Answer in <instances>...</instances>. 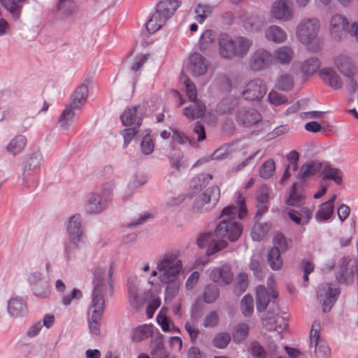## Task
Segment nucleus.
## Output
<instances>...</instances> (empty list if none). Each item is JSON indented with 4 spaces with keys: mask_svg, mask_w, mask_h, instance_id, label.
<instances>
[{
    "mask_svg": "<svg viewBox=\"0 0 358 358\" xmlns=\"http://www.w3.org/2000/svg\"><path fill=\"white\" fill-rule=\"evenodd\" d=\"M237 206H229L223 208L220 215L221 221L217 224L214 235L218 238H226L230 241H236L242 234V227L236 222V218L243 219L247 215L245 198L238 194Z\"/></svg>",
    "mask_w": 358,
    "mask_h": 358,
    "instance_id": "obj_1",
    "label": "nucleus"
},
{
    "mask_svg": "<svg viewBox=\"0 0 358 358\" xmlns=\"http://www.w3.org/2000/svg\"><path fill=\"white\" fill-rule=\"evenodd\" d=\"M93 279L94 288L91 296V303L88 312L103 315L105 308V294L107 285H110L113 275L112 264H103L96 266Z\"/></svg>",
    "mask_w": 358,
    "mask_h": 358,
    "instance_id": "obj_2",
    "label": "nucleus"
},
{
    "mask_svg": "<svg viewBox=\"0 0 358 358\" xmlns=\"http://www.w3.org/2000/svg\"><path fill=\"white\" fill-rule=\"evenodd\" d=\"M320 22L315 17L303 18L296 27V37L303 45H307L312 52H319L322 48V40L318 37Z\"/></svg>",
    "mask_w": 358,
    "mask_h": 358,
    "instance_id": "obj_3",
    "label": "nucleus"
},
{
    "mask_svg": "<svg viewBox=\"0 0 358 358\" xmlns=\"http://www.w3.org/2000/svg\"><path fill=\"white\" fill-rule=\"evenodd\" d=\"M218 45L222 57L230 58L232 55L243 57L248 52L252 41L244 36H236L233 39L227 34H220Z\"/></svg>",
    "mask_w": 358,
    "mask_h": 358,
    "instance_id": "obj_4",
    "label": "nucleus"
},
{
    "mask_svg": "<svg viewBox=\"0 0 358 358\" xmlns=\"http://www.w3.org/2000/svg\"><path fill=\"white\" fill-rule=\"evenodd\" d=\"M180 6L178 0H162L156 6V10L146 24L150 33H155L162 28Z\"/></svg>",
    "mask_w": 358,
    "mask_h": 358,
    "instance_id": "obj_5",
    "label": "nucleus"
},
{
    "mask_svg": "<svg viewBox=\"0 0 358 358\" xmlns=\"http://www.w3.org/2000/svg\"><path fill=\"white\" fill-rule=\"evenodd\" d=\"M159 278L178 275L182 269V262L178 252H168L161 255L157 262Z\"/></svg>",
    "mask_w": 358,
    "mask_h": 358,
    "instance_id": "obj_6",
    "label": "nucleus"
},
{
    "mask_svg": "<svg viewBox=\"0 0 358 358\" xmlns=\"http://www.w3.org/2000/svg\"><path fill=\"white\" fill-rule=\"evenodd\" d=\"M220 195V189L216 185L206 189L195 198L192 212L193 213H203L210 211L217 203Z\"/></svg>",
    "mask_w": 358,
    "mask_h": 358,
    "instance_id": "obj_7",
    "label": "nucleus"
},
{
    "mask_svg": "<svg viewBox=\"0 0 358 358\" xmlns=\"http://www.w3.org/2000/svg\"><path fill=\"white\" fill-rule=\"evenodd\" d=\"M27 281L31 287L32 294L39 299H47L50 296L51 290L48 280L39 271H31L27 274Z\"/></svg>",
    "mask_w": 358,
    "mask_h": 358,
    "instance_id": "obj_8",
    "label": "nucleus"
},
{
    "mask_svg": "<svg viewBox=\"0 0 358 358\" xmlns=\"http://www.w3.org/2000/svg\"><path fill=\"white\" fill-rule=\"evenodd\" d=\"M43 155L40 152H34L27 159L22 173L23 185L30 187L35 182Z\"/></svg>",
    "mask_w": 358,
    "mask_h": 358,
    "instance_id": "obj_9",
    "label": "nucleus"
},
{
    "mask_svg": "<svg viewBox=\"0 0 358 358\" xmlns=\"http://www.w3.org/2000/svg\"><path fill=\"white\" fill-rule=\"evenodd\" d=\"M127 289L130 305L135 309L142 306L151 294L150 290L142 289L140 282L136 278L129 280Z\"/></svg>",
    "mask_w": 358,
    "mask_h": 358,
    "instance_id": "obj_10",
    "label": "nucleus"
},
{
    "mask_svg": "<svg viewBox=\"0 0 358 358\" xmlns=\"http://www.w3.org/2000/svg\"><path fill=\"white\" fill-rule=\"evenodd\" d=\"M273 62L272 53L264 48H259L250 55L248 65L252 71L258 72L270 68Z\"/></svg>",
    "mask_w": 358,
    "mask_h": 358,
    "instance_id": "obj_11",
    "label": "nucleus"
},
{
    "mask_svg": "<svg viewBox=\"0 0 358 358\" xmlns=\"http://www.w3.org/2000/svg\"><path fill=\"white\" fill-rule=\"evenodd\" d=\"M270 16L280 22H289L294 18V11L289 0H275L271 5Z\"/></svg>",
    "mask_w": 358,
    "mask_h": 358,
    "instance_id": "obj_12",
    "label": "nucleus"
},
{
    "mask_svg": "<svg viewBox=\"0 0 358 358\" xmlns=\"http://www.w3.org/2000/svg\"><path fill=\"white\" fill-rule=\"evenodd\" d=\"M338 294V289L332 283H324L319 287L317 297L322 304L324 313L330 310L332 304L336 301Z\"/></svg>",
    "mask_w": 358,
    "mask_h": 358,
    "instance_id": "obj_13",
    "label": "nucleus"
},
{
    "mask_svg": "<svg viewBox=\"0 0 358 358\" xmlns=\"http://www.w3.org/2000/svg\"><path fill=\"white\" fill-rule=\"evenodd\" d=\"M267 89L263 80L255 78L250 80L245 86L242 94L244 99L250 101L261 99L266 93Z\"/></svg>",
    "mask_w": 358,
    "mask_h": 358,
    "instance_id": "obj_14",
    "label": "nucleus"
},
{
    "mask_svg": "<svg viewBox=\"0 0 358 358\" xmlns=\"http://www.w3.org/2000/svg\"><path fill=\"white\" fill-rule=\"evenodd\" d=\"M108 206V198L96 192H91L87 195L85 210L91 215L99 214L105 211Z\"/></svg>",
    "mask_w": 358,
    "mask_h": 358,
    "instance_id": "obj_15",
    "label": "nucleus"
},
{
    "mask_svg": "<svg viewBox=\"0 0 358 358\" xmlns=\"http://www.w3.org/2000/svg\"><path fill=\"white\" fill-rule=\"evenodd\" d=\"M262 120L259 112L253 108H242L236 113V120L240 125L250 127Z\"/></svg>",
    "mask_w": 358,
    "mask_h": 358,
    "instance_id": "obj_16",
    "label": "nucleus"
},
{
    "mask_svg": "<svg viewBox=\"0 0 358 358\" xmlns=\"http://www.w3.org/2000/svg\"><path fill=\"white\" fill-rule=\"evenodd\" d=\"M82 217L80 215L76 214L68 220L66 222V231L69 236V240H73V242L85 241L83 230L81 226Z\"/></svg>",
    "mask_w": 358,
    "mask_h": 358,
    "instance_id": "obj_17",
    "label": "nucleus"
},
{
    "mask_svg": "<svg viewBox=\"0 0 358 358\" xmlns=\"http://www.w3.org/2000/svg\"><path fill=\"white\" fill-rule=\"evenodd\" d=\"M210 280L220 285L230 284L234 278L231 267L228 264L213 268L209 274Z\"/></svg>",
    "mask_w": 358,
    "mask_h": 358,
    "instance_id": "obj_18",
    "label": "nucleus"
},
{
    "mask_svg": "<svg viewBox=\"0 0 358 358\" xmlns=\"http://www.w3.org/2000/svg\"><path fill=\"white\" fill-rule=\"evenodd\" d=\"M287 320L286 316L273 315L268 312L262 318V324L268 330L280 333L287 327Z\"/></svg>",
    "mask_w": 358,
    "mask_h": 358,
    "instance_id": "obj_19",
    "label": "nucleus"
},
{
    "mask_svg": "<svg viewBox=\"0 0 358 358\" xmlns=\"http://www.w3.org/2000/svg\"><path fill=\"white\" fill-rule=\"evenodd\" d=\"M212 233H206L200 235L197 238V245L199 248H204L207 243L209 244L207 253L208 255L220 251L227 246V242L224 241H215L213 239Z\"/></svg>",
    "mask_w": 358,
    "mask_h": 358,
    "instance_id": "obj_20",
    "label": "nucleus"
},
{
    "mask_svg": "<svg viewBox=\"0 0 358 358\" xmlns=\"http://www.w3.org/2000/svg\"><path fill=\"white\" fill-rule=\"evenodd\" d=\"M207 63L205 58L199 53L194 52L189 57L188 71L194 76H201L207 71Z\"/></svg>",
    "mask_w": 358,
    "mask_h": 358,
    "instance_id": "obj_21",
    "label": "nucleus"
},
{
    "mask_svg": "<svg viewBox=\"0 0 358 358\" xmlns=\"http://www.w3.org/2000/svg\"><path fill=\"white\" fill-rule=\"evenodd\" d=\"M159 282L166 285L165 300L171 301L178 293L181 280L178 275L159 278Z\"/></svg>",
    "mask_w": 358,
    "mask_h": 358,
    "instance_id": "obj_22",
    "label": "nucleus"
},
{
    "mask_svg": "<svg viewBox=\"0 0 358 358\" xmlns=\"http://www.w3.org/2000/svg\"><path fill=\"white\" fill-rule=\"evenodd\" d=\"M7 310L12 317H24L27 313V303L21 297L11 298L8 302Z\"/></svg>",
    "mask_w": 358,
    "mask_h": 358,
    "instance_id": "obj_23",
    "label": "nucleus"
},
{
    "mask_svg": "<svg viewBox=\"0 0 358 358\" xmlns=\"http://www.w3.org/2000/svg\"><path fill=\"white\" fill-rule=\"evenodd\" d=\"M269 199V189L267 186H262L259 189V194L257 196V213L254 217L255 222H258L263 215L268 211V202Z\"/></svg>",
    "mask_w": 358,
    "mask_h": 358,
    "instance_id": "obj_24",
    "label": "nucleus"
},
{
    "mask_svg": "<svg viewBox=\"0 0 358 358\" xmlns=\"http://www.w3.org/2000/svg\"><path fill=\"white\" fill-rule=\"evenodd\" d=\"M346 31H349L347 19L341 15H334L330 22L331 34L335 38L340 39Z\"/></svg>",
    "mask_w": 358,
    "mask_h": 358,
    "instance_id": "obj_25",
    "label": "nucleus"
},
{
    "mask_svg": "<svg viewBox=\"0 0 358 358\" xmlns=\"http://www.w3.org/2000/svg\"><path fill=\"white\" fill-rule=\"evenodd\" d=\"M322 79L334 90L343 87V81L337 73L332 69H323L320 71Z\"/></svg>",
    "mask_w": 358,
    "mask_h": 358,
    "instance_id": "obj_26",
    "label": "nucleus"
},
{
    "mask_svg": "<svg viewBox=\"0 0 358 358\" xmlns=\"http://www.w3.org/2000/svg\"><path fill=\"white\" fill-rule=\"evenodd\" d=\"M335 64L345 77L355 76L356 68L349 57L339 55L335 59Z\"/></svg>",
    "mask_w": 358,
    "mask_h": 358,
    "instance_id": "obj_27",
    "label": "nucleus"
},
{
    "mask_svg": "<svg viewBox=\"0 0 358 358\" xmlns=\"http://www.w3.org/2000/svg\"><path fill=\"white\" fill-rule=\"evenodd\" d=\"M286 31L278 25H271L265 30V38L275 43H282L287 39Z\"/></svg>",
    "mask_w": 358,
    "mask_h": 358,
    "instance_id": "obj_28",
    "label": "nucleus"
},
{
    "mask_svg": "<svg viewBox=\"0 0 358 358\" xmlns=\"http://www.w3.org/2000/svg\"><path fill=\"white\" fill-rule=\"evenodd\" d=\"M191 104L185 107L183 114L188 118L194 120L203 116L206 111L205 104L200 100L190 101Z\"/></svg>",
    "mask_w": 358,
    "mask_h": 358,
    "instance_id": "obj_29",
    "label": "nucleus"
},
{
    "mask_svg": "<svg viewBox=\"0 0 358 358\" xmlns=\"http://www.w3.org/2000/svg\"><path fill=\"white\" fill-rule=\"evenodd\" d=\"M88 96V87L86 85H81L75 90L71 101L69 103L71 108L80 109L85 103Z\"/></svg>",
    "mask_w": 358,
    "mask_h": 358,
    "instance_id": "obj_30",
    "label": "nucleus"
},
{
    "mask_svg": "<svg viewBox=\"0 0 358 358\" xmlns=\"http://www.w3.org/2000/svg\"><path fill=\"white\" fill-rule=\"evenodd\" d=\"M27 145V138L22 134L16 135L8 143L6 150L13 156H16L22 152Z\"/></svg>",
    "mask_w": 358,
    "mask_h": 358,
    "instance_id": "obj_31",
    "label": "nucleus"
},
{
    "mask_svg": "<svg viewBox=\"0 0 358 358\" xmlns=\"http://www.w3.org/2000/svg\"><path fill=\"white\" fill-rule=\"evenodd\" d=\"M322 164L318 162H309L301 166L298 178L301 180H306L309 177L315 175L322 169Z\"/></svg>",
    "mask_w": 358,
    "mask_h": 358,
    "instance_id": "obj_32",
    "label": "nucleus"
},
{
    "mask_svg": "<svg viewBox=\"0 0 358 358\" xmlns=\"http://www.w3.org/2000/svg\"><path fill=\"white\" fill-rule=\"evenodd\" d=\"M153 327L151 324L140 325L131 331V338L132 341L138 343L144 341L152 335Z\"/></svg>",
    "mask_w": 358,
    "mask_h": 358,
    "instance_id": "obj_33",
    "label": "nucleus"
},
{
    "mask_svg": "<svg viewBox=\"0 0 358 358\" xmlns=\"http://www.w3.org/2000/svg\"><path fill=\"white\" fill-rule=\"evenodd\" d=\"M76 108H71L69 105L66 106V108L64 109L57 121L59 127L62 130H69L71 126L73 124V119L76 115Z\"/></svg>",
    "mask_w": 358,
    "mask_h": 358,
    "instance_id": "obj_34",
    "label": "nucleus"
},
{
    "mask_svg": "<svg viewBox=\"0 0 358 358\" xmlns=\"http://www.w3.org/2000/svg\"><path fill=\"white\" fill-rule=\"evenodd\" d=\"M256 305L259 312H263L270 301L271 292L268 293L264 285H259L256 289Z\"/></svg>",
    "mask_w": 358,
    "mask_h": 358,
    "instance_id": "obj_35",
    "label": "nucleus"
},
{
    "mask_svg": "<svg viewBox=\"0 0 358 358\" xmlns=\"http://www.w3.org/2000/svg\"><path fill=\"white\" fill-rule=\"evenodd\" d=\"M151 348V358H169V353L165 350L161 335L152 340Z\"/></svg>",
    "mask_w": 358,
    "mask_h": 358,
    "instance_id": "obj_36",
    "label": "nucleus"
},
{
    "mask_svg": "<svg viewBox=\"0 0 358 358\" xmlns=\"http://www.w3.org/2000/svg\"><path fill=\"white\" fill-rule=\"evenodd\" d=\"M272 55L273 61L275 60L282 64H287L292 60L293 50L291 47L285 45L277 48Z\"/></svg>",
    "mask_w": 358,
    "mask_h": 358,
    "instance_id": "obj_37",
    "label": "nucleus"
},
{
    "mask_svg": "<svg viewBox=\"0 0 358 358\" xmlns=\"http://www.w3.org/2000/svg\"><path fill=\"white\" fill-rule=\"evenodd\" d=\"M0 3L15 21L20 20L22 10V5L14 0H0Z\"/></svg>",
    "mask_w": 358,
    "mask_h": 358,
    "instance_id": "obj_38",
    "label": "nucleus"
},
{
    "mask_svg": "<svg viewBox=\"0 0 358 358\" xmlns=\"http://www.w3.org/2000/svg\"><path fill=\"white\" fill-rule=\"evenodd\" d=\"M213 179V176L208 173H200L194 177L191 182L190 187L194 192H199L204 189Z\"/></svg>",
    "mask_w": 358,
    "mask_h": 358,
    "instance_id": "obj_39",
    "label": "nucleus"
},
{
    "mask_svg": "<svg viewBox=\"0 0 358 358\" xmlns=\"http://www.w3.org/2000/svg\"><path fill=\"white\" fill-rule=\"evenodd\" d=\"M122 122L124 126L141 124V117L137 115V107L129 108L124 110L121 116Z\"/></svg>",
    "mask_w": 358,
    "mask_h": 358,
    "instance_id": "obj_40",
    "label": "nucleus"
},
{
    "mask_svg": "<svg viewBox=\"0 0 358 358\" xmlns=\"http://www.w3.org/2000/svg\"><path fill=\"white\" fill-rule=\"evenodd\" d=\"M294 84L293 77L287 73L280 74L275 80V87L283 92L290 91L293 88Z\"/></svg>",
    "mask_w": 358,
    "mask_h": 358,
    "instance_id": "obj_41",
    "label": "nucleus"
},
{
    "mask_svg": "<svg viewBox=\"0 0 358 358\" xmlns=\"http://www.w3.org/2000/svg\"><path fill=\"white\" fill-rule=\"evenodd\" d=\"M323 179H331L338 185L342 182V172L340 169L331 167L329 164H327L324 166L322 171Z\"/></svg>",
    "mask_w": 358,
    "mask_h": 358,
    "instance_id": "obj_42",
    "label": "nucleus"
},
{
    "mask_svg": "<svg viewBox=\"0 0 358 358\" xmlns=\"http://www.w3.org/2000/svg\"><path fill=\"white\" fill-rule=\"evenodd\" d=\"M85 241L73 242V240H69L64 247V259L67 262L76 259V250L83 246Z\"/></svg>",
    "mask_w": 358,
    "mask_h": 358,
    "instance_id": "obj_43",
    "label": "nucleus"
},
{
    "mask_svg": "<svg viewBox=\"0 0 358 358\" xmlns=\"http://www.w3.org/2000/svg\"><path fill=\"white\" fill-rule=\"evenodd\" d=\"M268 262L273 270H279L282 265V259L280 251L277 247H273L268 254Z\"/></svg>",
    "mask_w": 358,
    "mask_h": 358,
    "instance_id": "obj_44",
    "label": "nucleus"
},
{
    "mask_svg": "<svg viewBox=\"0 0 358 358\" xmlns=\"http://www.w3.org/2000/svg\"><path fill=\"white\" fill-rule=\"evenodd\" d=\"M220 296V290L217 285L208 284L204 287L203 301L206 303H214Z\"/></svg>",
    "mask_w": 358,
    "mask_h": 358,
    "instance_id": "obj_45",
    "label": "nucleus"
},
{
    "mask_svg": "<svg viewBox=\"0 0 358 358\" xmlns=\"http://www.w3.org/2000/svg\"><path fill=\"white\" fill-rule=\"evenodd\" d=\"M299 213L296 210H291L288 213L289 217L296 224H307L310 217V213L308 209H303Z\"/></svg>",
    "mask_w": 358,
    "mask_h": 358,
    "instance_id": "obj_46",
    "label": "nucleus"
},
{
    "mask_svg": "<svg viewBox=\"0 0 358 358\" xmlns=\"http://www.w3.org/2000/svg\"><path fill=\"white\" fill-rule=\"evenodd\" d=\"M319 68L320 62L315 57H311L305 60L301 66V71L306 75L313 74L317 71Z\"/></svg>",
    "mask_w": 358,
    "mask_h": 358,
    "instance_id": "obj_47",
    "label": "nucleus"
},
{
    "mask_svg": "<svg viewBox=\"0 0 358 358\" xmlns=\"http://www.w3.org/2000/svg\"><path fill=\"white\" fill-rule=\"evenodd\" d=\"M103 315L87 313V323L90 332L94 335L99 334L100 321Z\"/></svg>",
    "mask_w": 358,
    "mask_h": 358,
    "instance_id": "obj_48",
    "label": "nucleus"
},
{
    "mask_svg": "<svg viewBox=\"0 0 358 358\" xmlns=\"http://www.w3.org/2000/svg\"><path fill=\"white\" fill-rule=\"evenodd\" d=\"M269 230V226L266 224L257 223L252 229L251 236L254 241H261Z\"/></svg>",
    "mask_w": 358,
    "mask_h": 358,
    "instance_id": "obj_49",
    "label": "nucleus"
},
{
    "mask_svg": "<svg viewBox=\"0 0 358 358\" xmlns=\"http://www.w3.org/2000/svg\"><path fill=\"white\" fill-rule=\"evenodd\" d=\"M334 206L325 203H322L317 210L315 217L318 221H326L329 220L333 215Z\"/></svg>",
    "mask_w": 358,
    "mask_h": 358,
    "instance_id": "obj_50",
    "label": "nucleus"
},
{
    "mask_svg": "<svg viewBox=\"0 0 358 358\" xmlns=\"http://www.w3.org/2000/svg\"><path fill=\"white\" fill-rule=\"evenodd\" d=\"M275 169L274 161L273 159L266 160L259 168L260 177L264 179L270 178L273 175Z\"/></svg>",
    "mask_w": 358,
    "mask_h": 358,
    "instance_id": "obj_51",
    "label": "nucleus"
},
{
    "mask_svg": "<svg viewBox=\"0 0 358 358\" xmlns=\"http://www.w3.org/2000/svg\"><path fill=\"white\" fill-rule=\"evenodd\" d=\"M241 309L245 317H250L253 313L254 301L253 298L250 295L243 296L241 301Z\"/></svg>",
    "mask_w": 358,
    "mask_h": 358,
    "instance_id": "obj_52",
    "label": "nucleus"
},
{
    "mask_svg": "<svg viewBox=\"0 0 358 358\" xmlns=\"http://www.w3.org/2000/svg\"><path fill=\"white\" fill-rule=\"evenodd\" d=\"M248 331L249 327L246 324L241 323L238 324L233 334L234 341L236 343L243 341L248 336Z\"/></svg>",
    "mask_w": 358,
    "mask_h": 358,
    "instance_id": "obj_53",
    "label": "nucleus"
},
{
    "mask_svg": "<svg viewBox=\"0 0 358 358\" xmlns=\"http://www.w3.org/2000/svg\"><path fill=\"white\" fill-rule=\"evenodd\" d=\"M58 10L62 14L71 15L74 14L77 9L71 0H60L58 4Z\"/></svg>",
    "mask_w": 358,
    "mask_h": 358,
    "instance_id": "obj_54",
    "label": "nucleus"
},
{
    "mask_svg": "<svg viewBox=\"0 0 358 358\" xmlns=\"http://www.w3.org/2000/svg\"><path fill=\"white\" fill-rule=\"evenodd\" d=\"M215 34L213 31L210 29L206 30L200 37L199 48L202 51L207 50L210 45L213 42Z\"/></svg>",
    "mask_w": 358,
    "mask_h": 358,
    "instance_id": "obj_55",
    "label": "nucleus"
},
{
    "mask_svg": "<svg viewBox=\"0 0 358 358\" xmlns=\"http://www.w3.org/2000/svg\"><path fill=\"white\" fill-rule=\"evenodd\" d=\"M155 148L153 139L150 134H147L143 138L141 143V151L145 155H151Z\"/></svg>",
    "mask_w": 358,
    "mask_h": 358,
    "instance_id": "obj_56",
    "label": "nucleus"
},
{
    "mask_svg": "<svg viewBox=\"0 0 358 358\" xmlns=\"http://www.w3.org/2000/svg\"><path fill=\"white\" fill-rule=\"evenodd\" d=\"M231 341V336L229 333H218L213 338V343L215 347L223 349L225 348Z\"/></svg>",
    "mask_w": 358,
    "mask_h": 358,
    "instance_id": "obj_57",
    "label": "nucleus"
},
{
    "mask_svg": "<svg viewBox=\"0 0 358 358\" xmlns=\"http://www.w3.org/2000/svg\"><path fill=\"white\" fill-rule=\"evenodd\" d=\"M183 80V83L185 86V91L187 96L188 97L189 100L190 101L197 100L196 99V89L195 87V85L193 83L192 81L190 80L189 78L187 76H184L181 78Z\"/></svg>",
    "mask_w": 358,
    "mask_h": 358,
    "instance_id": "obj_58",
    "label": "nucleus"
},
{
    "mask_svg": "<svg viewBox=\"0 0 358 358\" xmlns=\"http://www.w3.org/2000/svg\"><path fill=\"white\" fill-rule=\"evenodd\" d=\"M211 10L212 8L208 6L199 4L194 10L196 13V20L199 23L203 22L210 14Z\"/></svg>",
    "mask_w": 358,
    "mask_h": 358,
    "instance_id": "obj_59",
    "label": "nucleus"
},
{
    "mask_svg": "<svg viewBox=\"0 0 358 358\" xmlns=\"http://www.w3.org/2000/svg\"><path fill=\"white\" fill-rule=\"evenodd\" d=\"M303 199V196L301 194L297 193L296 189V184L294 183L292 186L289 196L286 201V203L289 206H296L301 203Z\"/></svg>",
    "mask_w": 358,
    "mask_h": 358,
    "instance_id": "obj_60",
    "label": "nucleus"
},
{
    "mask_svg": "<svg viewBox=\"0 0 358 358\" xmlns=\"http://www.w3.org/2000/svg\"><path fill=\"white\" fill-rule=\"evenodd\" d=\"M321 329V326L319 322H314L312 325V328L310 332V346L313 347L315 344L320 343V342H324L320 339V332Z\"/></svg>",
    "mask_w": 358,
    "mask_h": 358,
    "instance_id": "obj_61",
    "label": "nucleus"
},
{
    "mask_svg": "<svg viewBox=\"0 0 358 358\" xmlns=\"http://www.w3.org/2000/svg\"><path fill=\"white\" fill-rule=\"evenodd\" d=\"M315 348V353L317 358H329L330 349L328 345L324 341L313 345Z\"/></svg>",
    "mask_w": 358,
    "mask_h": 358,
    "instance_id": "obj_62",
    "label": "nucleus"
},
{
    "mask_svg": "<svg viewBox=\"0 0 358 358\" xmlns=\"http://www.w3.org/2000/svg\"><path fill=\"white\" fill-rule=\"evenodd\" d=\"M172 132V142L173 143H178L184 145L188 142H190L189 138L181 131L175 128L170 127Z\"/></svg>",
    "mask_w": 358,
    "mask_h": 358,
    "instance_id": "obj_63",
    "label": "nucleus"
},
{
    "mask_svg": "<svg viewBox=\"0 0 358 358\" xmlns=\"http://www.w3.org/2000/svg\"><path fill=\"white\" fill-rule=\"evenodd\" d=\"M268 99L271 104L275 106H280L287 102V98L286 96L274 90L269 92Z\"/></svg>",
    "mask_w": 358,
    "mask_h": 358,
    "instance_id": "obj_64",
    "label": "nucleus"
}]
</instances>
